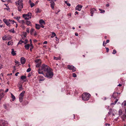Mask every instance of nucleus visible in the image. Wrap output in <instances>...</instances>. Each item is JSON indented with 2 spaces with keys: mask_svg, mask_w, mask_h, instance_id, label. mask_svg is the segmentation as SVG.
<instances>
[{
  "mask_svg": "<svg viewBox=\"0 0 126 126\" xmlns=\"http://www.w3.org/2000/svg\"><path fill=\"white\" fill-rule=\"evenodd\" d=\"M31 69L30 68H29L27 70V72H29L31 71Z\"/></svg>",
  "mask_w": 126,
  "mask_h": 126,
  "instance_id": "nucleus-44",
  "label": "nucleus"
},
{
  "mask_svg": "<svg viewBox=\"0 0 126 126\" xmlns=\"http://www.w3.org/2000/svg\"><path fill=\"white\" fill-rule=\"evenodd\" d=\"M25 15H27V16H28L29 17V18L30 19L31 18V14L30 13H29L27 14H25Z\"/></svg>",
  "mask_w": 126,
  "mask_h": 126,
  "instance_id": "nucleus-27",
  "label": "nucleus"
},
{
  "mask_svg": "<svg viewBox=\"0 0 126 126\" xmlns=\"http://www.w3.org/2000/svg\"><path fill=\"white\" fill-rule=\"evenodd\" d=\"M12 50L11 54L13 56L15 55L16 54V53L14 51V49H12Z\"/></svg>",
  "mask_w": 126,
  "mask_h": 126,
  "instance_id": "nucleus-23",
  "label": "nucleus"
},
{
  "mask_svg": "<svg viewBox=\"0 0 126 126\" xmlns=\"http://www.w3.org/2000/svg\"><path fill=\"white\" fill-rule=\"evenodd\" d=\"M68 6H70L71 5V4L70 3H67V4H66Z\"/></svg>",
  "mask_w": 126,
  "mask_h": 126,
  "instance_id": "nucleus-60",
  "label": "nucleus"
},
{
  "mask_svg": "<svg viewBox=\"0 0 126 126\" xmlns=\"http://www.w3.org/2000/svg\"><path fill=\"white\" fill-rule=\"evenodd\" d=\"M23 35L25 37H26V36L27 35V34L26 32H25L24 34Z\"/></svg>",
  "mask_w": 126,
  "mask_h": 126,
  "instance_id": "nucleus-54",
  "label": "nucleus"
},
{
  "mask_svg": "<svg viewBox=\"0 0 126 126\" xmlns=\"http://www.w3.org/2000/svg\"><path fill=\"white\" fill-rule=\"evenodd\" d=\"M31 74L30 73H29L28 75V77H31Z\"/></svg>",
  "mask_w": 126,
  "mask_h": 126,
  "instance_id": "nucleus-63",
  "label": "nucleus"
},
{
  "mask_svg": "<svg viewBox=\"0 0 126 126\" xmlns=\"http://www.w3.org/2000/svg\"><path fill=\"white\" fill-rule=\"evenodd\" d=\"M111 111H112L111 109V110L110 109V110L109 112H108V114L109 115H110V114L111 113Z\"/></svg>",
  "mask_w": 126,
  "mask_h": 126,
  "instance_id": "nucleus-51",
  "label": "nucleus"
},
{
  "mask_svg": "<svg viewBox=\"0 0 126 126\" xmlns=\"http://www.w3.org/2000/svg\"><path fill=\"white\" fill-rule=\"evenodd\" d=\"M4 95V91L2 89H0V97L2 98Z\"/></svg>",
  "mask_w": 126,
  "mask_h": 126,
  "instance_id": "nucleus-8",
  "label": "nucleus"
},
{
  "mask_svg": "<svg viewBox=\"0 0 126 126\" xmlns=\"http://www.w3.org/2000/svg\"><path fill=\"white\" fill-rule=\"evenodd\" d=\"M90 96L91 95L89 94L85 93L82 94V99L84 101H87L89 99Z\"/></svg>",
  "mask_w": 126,
  "mask_h": 126,
  "instance_id": "nucleus-4",
  "label": "nucleus"
},
{
  "mask_svg": "<svg viewBox=\"0 0 126 126\" xmlns=\"http://www.w3.org/2000/svg\"><path fill=\"white\" fill-rule=\"evenodd\" d=\"M21 22L22 24H24L25 23V22L24 20H22L21 21Z\"/></svg>",
  "mask_w": 126,
  "mask_h": 126,
  "instance_id": "nucleus-56",
  "label": "nucleus"
},
{
  "mask_svg": "<svg viewBox=\"0 0 126 126\" xmlns=\"http://www.w3.org/2000/svg\"><path fill=\"white\" fill-rule=\"evenodd\" d=\"M34 31V29H32L30 31V33L31 34H32V33Z\"/></svg>",
  "mask_w": 126,
  "mask_h": 126,
  "instance_id": "nucleus-43",
  "label": "nucleus"
},
{
  "mask_svg": "<svg viewBox=\"0 0 126 126\" xmlns=\"http://www.w3.org/2000/svg\"><path fill=\"white\" fill-rule=\"evenodd\" d=\"M118 101V99H116V100L114 102V103H111V105H115V104H116V103H117V102Z\"/></svg>",
  "mask_w": 126,
  "mask_h": 126,
  "instance_id": "nucleus-34",
  "label": "nucleus"
},
{
  "mask_svg": "<svg viewBox=\"0 0 126 126\" xmlns=\"http://www.w3.org/2000/svg\"><path fill=\"white\" fill-rule=\"evenodd\" d=\"M116 94V93L114 92L113 94L112 95L111 97H112L115 98H116V96L115 95V94Z\"/></svg>",
  "mask_w": 126,
  "mask_h": 126,
  "instance_id": "nucleus-37",
  "label": "nucleus"
},
{
  "mask_svg": "<svg viewBox=\"0 0 126 126\" xmlns=\"http://www.w3.org/2000/svg\"><path fill=\"white\" fill-rule=\"evenodd\" d=\"M34 3H31L30 4L31 7V8L32 7L34 6Z\"/></svg>",
  "mask_w": 126,
  "mask_h": 126,
  "instance_id": "nucleus-46",
  "label": "nucleus"
},
{
  "mask_svg": "<svg viewBox=\"0 0 126 126\" xmlns=\"http://www.w3.org/2000/svg\"><path fill=\"white\" fill-rule=\"evenodd\" d=\"M75 35L77 36H78V33L77 32L75 33Z\"/></svg>",
  "mask_w": 126,
  "mask_h": 126,
  "instance_id": "nucleus-62",
  "label": "nucleus"
},
{
  "mask_svg": "<svg viewBox=\"0 0 126 126\" xmlns=\"http://www.w3.org/2000/svg\"><path fill=\"white\" fill-rule=\"evenodd\" d=\"M24 42L22 40H20L18 43V45L21 44L22 43H24Z\"/></svg>",
  "mask_w": 126,
  "mask_h": 126,
  "instance_id": "nucleus-41",
  "label": "nucleus"
},
{
  "mask_svg": "<svg viewBox=\"0 0 126 126\" xmlns=\"http://www.w3.org/2000/svg\"><path fill=\"white\" fill-rule=\"evenodd\" d=\"M36 10V13H40L41 11V10L39 8L37 9Z\"/></svg>",
  "mask_w": 126,
  "mask_h": 126,
  "instance_id": "nucleus-33",
  "label": "nucleus"
},
{
  "mask_svg": "<svg viewBox=\"0 0 126 126\" xmlns=\"http://www.w3.org/2000/svg\"><path fill=\"white\" fill-rule=\"evenodd\" d=\"M11 95L12 98V100L13 101H14L16 99V98L15 96L12 94H11Z\"/></svg>",
  "mask_w": 126,
  "mask_h": 126,
  "instance_id": "nucleus-28",
  "label": "nucleus"
},
{
  "mask_svg": "<svg viewBox=\"0 0 126 126\" xmlns=\"http://www.w3.org/2000/svg\"><path fill=\"white\" fill-rule=\"evenodd\" d=\"M35 62L37 63H40V62H41V60L40 59H36L35 61Z\"/></svg>",
  "mask_w": 126,
  "mask_h": 126,
  "instance_id": "nucleus-29",
  "label": "nucleus"
},
{
  "mask_svg": "<svg viewBox=\"0 0 126 126\" xmlns=\"http://www.w3.org/2000/svg\"><path fill=\"white\" fill-rule=\"evenodd\" d=\"M125 114H126V107L125 108Z\"/></svg>",
  "mask_w": 126,
  "mask_h": 126,
  "instance_id": "nucleus-64",
  "label": "nucleus"
},
{
  "mask_svg": "<svg viewBox=\"0 0 126 126\" xmlns=\"http://www.w3.org/2000/svg\"><path fill=\"white\" fill-rule=\"evenodd\" d=\"M19 101L20 102H22L23 100V97L19 96Z\"/></svg>",
  "mask_w": 126,
  "mask_h": 126,
  "instance_id": "nucleus-40",
  "label": "nucleus"
},
{
  "mask_svg": "<svg viewBox=\"0 0 126 126\" xmlns=\"http://www.w3.org/2000/svg\"><path fill=\"white\" fill-rule=\"evenodd\" d=\"M19 85L20 86L19 87L18 86V87H19V91H20L22 90L23 88H22V84H20Z\"/></svg>",
  "mask_w": 126,
  "mask_h": 126,
  "instance_id": "nucleus-21",
  "label": "nucleus"
},
{
  "mask_svg": "<svg viewBox=\"0 0 126 126\" xmlns=\"http://www.w3.org/2000/svg\"><path fill=\"white\" fill-rule=\"evenodd\" d=\"M40 26L42 28H44V26L43 25V24H41Z\"/></svg>",
  "mask_w": 126,
  "mask_h": 126,
  "instance_id": "nucleus-57",
  "label": "nucleus"
},
{
  "mask_svg": "<svg viewBox=\"0 0 126 126\" xmlns=\"http://www.w3.org/2000/svg\"><path fill=\"white\" fill-rule=\"evenodd\" d=\"M35 27L36 29L38 30L41 27L40 25L37 24H35Z\"/></svg>",
  "mask_w": 126,
  "mask_h": 126,
  "instance_id": "nucleus-22",
  "label": "nucleus"
},
{
  "mask_svg": "<svg viewBox=\"0 0 126 126\" xmlns=\"http://www.w3.org/2000/svg\"><path fill=\"white\" fill-rule=\"evenodd\" d=\"M50 2V5L51 7L53 9H54V6L55 5L54 2L52 0H51V1Z\"/></svg>",
  "mask_w": 126,
  "mask_h": 126,
  "instance_id": "nucleus-15",
  "label": "nucleus"
},
{
  "mask_svg": "<svg viewBox=\"0 0 126 126\" xmlns=\"http://www.w3.org/2000/svg\"><path fill=\"white\" fill-rule=\"evenodd\" d=\"M3 21L6 24V25L8 26H10V23L9 21V20H7L5 19H3Z\"/></svg>",
  "mask_w": 126,
  "mask_h": 126,
  "instance_id": "nucleus-7",
  "label": "nucleus"
},
{
  "mask_svg": "<svg viewBox=\"0 0 126 126\" xmlns=\"http://www.w3.org/2000/svg\"><path fill=\"white\" fill-rule=\"evenodd\" d=\"M122 105L123 106H126V101H124L122 104Z\"/></svg>",
  "mask_w": 126,
  "mask_h": 126,
  "instance_id": "nucleus-32",
  "label": "nucleus"
},
{
  "mask_svg": "<svg viewBox=\"0 0 126 126\" xmlns=\"http://www.w3.org/2000/svg\"><path fill=\"white\" fill-rule=\"evenodd\" d=\"M23 0H18L17 2H16V4L17 6V10L19 11H21V9L23 8Z\"/></svg>",
  "mask_w": 126,
  "mask_h": 126,
  "instance_id": "nucleus-2",
  "label": "nucleus"
},
{
  "mask_svg": "<svg viewBox=\"0 0 126 126\" xmlns=\"http://www.w3.org/2000/svg\"><path fill=\"white\" fill-rule=\"evenodd\" d=\"M10 31L11 32H13V33H14L15 32L14 30V29L13 28V29H11L10 30Z\"/></svg>",
  "mask_w": 126,
  "mask_h": 126,
  "instance_id": "nucleus-48",
  "label": "nucleus"
},
{
  "mask_svg": "<svg viewBox=\"0 0 126 126\" xmlns=\"http://www.w3.org/2000/svg\"><path fill=\"white\" fill-rule=\"evenodd\" d=\"M19 73L18 72H17L16 73L15 75L16 76H18V74H19Z\"/></svg>",
  "mask_w": 126,
  "mask_h": 126,
  "instance_id": "nucleus-61",
  "label": "nucleus"
},
{
  "mask_svg": "<svg viewBox=\"0 0 126 126\" xmlns=\"http://www.w3.org/2000/svg\"><path fill=\"white\" fill-rule=\"evenodd\" d=\"M13 42L11 41H9L7 43V45L8 46H9L10 45H13Z\"/></svg>",
  "mask_w": 126,
  "mask_h": 126,
  "instance_id": "nucleus-31",
  "label": "nucleus"
},
{
  "mask_svg": "<svg viewBox=\"0 0 126 126\" xmlns=\"http://www.w3.org/2000/svg\"><path fill=\"white\" fill-rule=\"evenodd\" d=\"M72 75L74 77H76L77 76L76 74L75 73H73Z\"/></svg>",
  "mask_w": 126,
  "mask_h": 126,
  "instance_id": "nucleus-50",
  "label": "nucleus"
},
{
  "mask_svg": "<svg viewBox=\"0 0 126 126\" xmlns=\"http://www.w3.org/2000/svg\"><path fill=\"white\" fill-rule=\"evenodd\" d=\"M9 22L10 23V22L12 24H14V23H16L14 21L10 19L9 20Z\"/></svg>",
  "mask_w": 126,
  "mask_h": 126,
  "instance_id": "nucleus-39",
  "label": "nucleus"
},
{
  "mask_svg": "<svg viewBox=\"0 0 126 126\" xmlns=\"http://www.w3.org/2000/svg\"><path fill=\"white\" fill-rule=\"evenodd\" d=\"M7 124L4 120L0 121V126H7Z\"/></svg>",
  "mask_w": 126,
  "mask_h": 126,
  "instance_id": "nucleus-6",
  "label": "nucleus"
},
{
  "mask_svg": "<svg viewBox=\"0 0 126 126\" xmlns=\"http://www.w3.org/2000/svg\"><path fill=\"white\" fill-rule=\"evenodd\" d=\"M82 6L78 4L76 7V9L77 10L80 11L81 10V9L82 8Z\"/></svg>",
  "mask_w": 126,
  "mask_h": 126,
  "instance_id": "nucleus-12",
  "label": "nucleus"
},
{
  "mask_svg": "<svg viewBox=\"0 0 126 126\" xmlns=\"http://www.w3.org/2000/svg\"><path fill=\"white\" fill-rule=\"evenodd\" d=\"M26 60L25 58L23 57H22L21 58L20 61L21 63L22 64H24L26 62Z\"/></svg>",
  "mask_w": 126,
  "mask_h": 126,
  "instance_id": "nucleus-11",
  "label": "nucleus"
},
{
  "mask_svg": "<svg viewBox=\"0 0 126 126\" xmlns=\"http://www.w3.org/2000/svg\"><path fill=\"white\" fill-rule=\"evenodd\" d=\"M23 17L24 18L25 20H29L30 19L29 17L28 16H27L26 15H25V14H24L22 15Z\"/></svg>",
  "mask_w": 126,
  "mask_h": 126,
  "instance_id": "nucleus-17",
  "label": "nucleus"
},
{
  "mask_svg": "<svg viewBox=\"0 0 126 126\" xmlns=\"http://www.w3.org/2000/svg\"><path fill=\"white\" fill-rule=\"evenodd\" d=\"M41 62H40V63H37L36 65V67H39L41 64Z\"/></svg>",
  "mask_w": 126,
  "mask_h": 126,
  "instance_id": "nucleus-38",
  "label": "nucleus"
},
{
  "mask_svg": "<svg viewBox=\"0 0 126 126\" xmlns=\"http://www.w3.org/2000/svg\"><path fill=\"white\" fill-rule=\"evenodd\" d=\"M30 46L31 47L30 48V51H32V49H33V46L32 44V40L31 39H30Z\"/></svg>",
  "mask_w": 126,
  "mask_h": 126,
  "instance_id": "nucleus-16",
  "label": "nucleus"
},
{
  "mask_svg": "<svg viewBox=\"0 0 126 126\" xmlns=\"http://www.w3.org/2000/svg\"><path fill=\"white\" fill-rule=\"evenodd\" d=\"M119 114V115H121L122 114V111L121 109H120L118 111Z\"/></svg>",
  "mask_w": 126,
  "mask_h": 126,
  "instance_id": "nucleus-30",
  "label": "nucleus"
},
{
  "mask_svg": "<svg viewBox=\"0 0 126 126\" xmlns=\"http://www.w3.org/2000/svg\"><path fill=\"white\" fill-rule=\"evenodd\" d=\"M99 10L100 11H101V12H100L101 13H104L105 12V11L104 10H102V9H99Z\"/></svg>",
  "mask_w": 126,
  "mask_h": 126,
  "instance_id": "nucleus-45",
  "label": "nucleus"
},
{
  "mask_svg": "<svg viewBox=\"0 0 126 126\" xmlns=\"http://www.w3.org/2000/svg\"><path fill=\"white\" fill-rule=\"evenodd\" d=\"M25 93V91H22L19 95V96L23 97L24 96V94Z\"/></svg>",
  "mask_w": 126,
  "mask_h": 126,
  "instance_id": "nucleus-20",
  "label": "nucleus"
},
{
  "mask_svg": "<svg viewBox=\"0 0 126 126\" xmlns=\"http://www.w3.org/2000/svg\"><path fill=\"white\" fill-rule=\"evenodd\" d=\"M12 38L10 37L9 38H8L7 36L6 35L4 36L2 38V40H9L11 39Z\"/></svg>",
  "mask_w": 126,
  "mask_h": 126,
  "instance_id": "nucleus-14",
  "label": "nucleus"
},
{
  "mask_svg": "<svg viewBox=\"0 0 126 126\" xmlns=\"http://www.w3.org/2000/svg\"><path fill=\"white\" fill-rule=\"evenodd\" d=\"M105 48L107 52H108L109 50V49L108 48L106 47Z\"/></svg>",
  "mask_w": 126,
  "mask_h": 126,
  "instance_id": "nucleus-53",
  "label": "nucleus"
},
{
  "mask_svg": "<svg viewBox=\"0 0 126 126\" xmlns=\"http://www.w3.org/2000/svg\"><path fill=\"white\" fill-rule=\"evenodd\" d=\"M39 23L41 24L45 25V23L44 21L42 19H40L39 21Z\"/></svg>",
  "mask_w": 126,
  "mask_h": 126,
  "instance_id": "nucleus-18",
  "label": "nucleus"
},
{
  "mask_svg": "<svg viewBox=\"0 0 126 126\" xmlns=\"http://www.w3.org/2000/svg\"><path fill=\"white\" fill-rule=\"evenodd\" d=\"M96 10L95 8H93L91 9L90 10V13L91 14V16H93V14L95 11H96Z\"/></svg>",
  "mask_w": 126,
  "mask_h": 126,
  "instance_id": "nucleus-9",
  "label": "nucleus"
},
{
  "mask_svg": "<svg viewBox=\"0 0 126 126\" xmlns=\"http://www.w3.org/2000/svg\"><path fill=\"white\" fill-rule=\"evenodd\" d=\"M26 31L28 33H29V28H27Z\"/></svg>",
  "mask_w": 126,
  "mask_h": 126,
  "instance_id": "nucleus-52",
  "label": "nucleus"
},
{
  "mask_svg": "<svg viewBox=\"0 0 126 126\" xmlns=\"http://www.w3.org/2000/svg\"><path fill=\"white\" fill-rule=\"evenodd\" d=\"M110 42V40H106V43H105V44H106L107 43H109Z\"/></svg>",
  "mask_w": 126,
  "mask_h": 126,
  "instance_id": "nucleus-55",
  "label": "nucleus"
},
{
  "mask_svg": "<svg viewBox=\"0 0 126 126\" xmlns=\"http://www.w3.org/2000/svg\"><path fill=\"white\" fill-rule=\"evenodd\" d=\"M56 35V34H55V33L54 32H53L52 33V36H51V37L52 38L53 37H54V36H55Z\"/></svg>",
  "mask_w": 126,
  "mask_h": 126,
  "instance_id": "nucleus-42",
  "label": "nucleus"
},
{
  "mask_svg": "<svg viewBox=\"0 0 126 126\" xmlns=\"http://www.w3.org/2000/svg\"><path fill=\"white\" fill-rule=\"evenodd\" d=\"M50 68L47 65L43 64H42L41 67V68H39L38 70V73L39 74H43L44 76H45V74H44L43 72H47L49 69Z\"/></svg>",
  "mask_w": 126,
  "mask_h": 126,
  "instance_id": "nucleus-1",
  "label": "nucleus"
},
{
  "mask_svg": "<svg viewBox=\"0 0 126 126\" xmlns=\"http://www.w3.org/2000/svg\"><path fill=\"white\" fill-rule=\"evenodd\" d=\"M45 76L49 79L51 78L53 76V74L52 71V69H49L46 72L45 75Z\"/></svg>",
  "mask_w": 126,
  "mask_h": 126,
  "instance_id": "nucleus-3",
  "label": "nucleus"
},
{
  "mask_svg": "<svg viewBox=\"0 0 126 126\" xmlns=\"http://www.w3.org/2000/svg\"><path fill=\"white\" fill-rule=\"evenodd\" d=\"M9 104L8 103L3 104V105L4 108L5 109L8 110V107L9 106Z\"/></svg>",
  "mask_w": 126,
  "mask_h": 126,
  "instance_id": "nucleus-13",
  "label": "nucleus"
},
{
  "mask_svg": "<svg viewBox=\"0 0 126 126\" xmlns=\"http://www.w3.org/2000/svg\"><path fill=\"white\" fill-rule=\"evenodd\" d=\"M15 63H16V64H18V66H19V65H21V64L20 63V62L17 61L15 60Z\"/></svg>",
  "mask_w": 126,
  "mask_h": 126,
  "instance_id": "nucleus-36",
  "label": "nucleus"
},
{
  "mask_svg": "<svg viewBox=\"0 0 126 126\" xmlns=\"http://www.w3.org/2000/svg\"><path fill=\"white\" fill-rule=\"evenodd\" d=\"M30 46V44H27L24 47L26 49L28 50Z\"/></svg>",
  "mask_w": 126,
  "mask_h": 126,
  "instance_id": "nucleus-19",
  "label": "nucleus"
},
{
  "mask_svg": "<svg viewBox=\"0 0 126 126\" xmlns=\"http://www.w3.org/2000/svg\"><path fill=\"white\" fill-rule=\"evenodd\" d=\"M25 42L24 43L25 44H26L27 43V42L28 41V40L27 39L25 40Z\"/></svg>",
  "mask_w": 126,
  "mask_h": 126,
  "instance_id": "nucleus-59",
  "label": "nucleus"
},
{
  "mask_svg": "<svg viewBox=\"0 0 126 126\" xmlns=\"http://www.w3.org/2000/svg\"><path fill=\"white\" fill-rule=\"evenodd\" d=\"M122 118L123 119V120H124L125 119H126V114H123L122 116Z\"/></svg>",
  "mask_w": 126,
  "mask_h": 126,
  "instance_id": "nucleus-26",
  "label": "nucleus"
},
{
  "mask_svg": "<svg viewBox=\"0 0 126 126\" xmlns=\"http://www.w3.org/2000/svg\"><path fill=\"white\" fill-rule=\"evenodd\" d=\"M26 77L24 75L22 76L21 77V79L23 80L26 79Z\"/></svg>",
  "mask_w": 126,
  "mask_h": 126,
  "instance_id": "nucleus-35",
  "label": "nucleus"
},
{
  "mask_svg": "<svg viewBox=\"0 0 126 126\" xmlns=\"http://www.w3.org/2000/svg\"><path fill=\"white\" fill-rule=\"evenodd\" d=\"M37 78L38 79V80L39 81H44L45 79V78L43 77L40 75Z\"/></svg>",
  "mask_w": 126,
  "mask_h": 126,
  "instance_id": "nucleus-10",
  "label": "nucleus"
},
{
  "mask_svg": "<svg viewBox=\"0 0 126 126\" xmlns=\"http://www.w3.org/2000/svg\"><path fill=\"white\" fill-rule=\"evenodd\" d=\"M67 68L69 70H72L73 72H75L76 70V68L72 65H68Z\"/></svg>",
  "mask_w": 126,
  "mask_h": 126,
  "instance_id": "nucleus-5",
  "label": "nucleus"
},
{
  "mask_svg": "<svg viewBox=\"0 0 126 126\" xmlns=\"http://www.w3.org/2000/svg\"><path fill=\"white\" fill-rule=\"evenodd\" d=\"M15 19H17V20H18L20 18V17H18V16H16V17H15Z\"/></svg>",
  "mask_w": 126,
  "mask_h": 126,
  "instance_id": "nucleus-47",
  "label": "nucleus"
},
{
  "mask_svg": "<svg viewBox=\"0 0 126 126\" xmlns=\"http://www.w3.org/2000/svg\"><path fill=\"white\" fill-rule=\"evenodd\" d=\"M26 24L28 25H32L31 22L29 21H26Z\"/></svg>",
  "mask_w": 126,
  "mask_h": 126,
  "instance_id": "nucleus-24",
  "label": "nucleus"
},
{
  "mask_svg": "<svg viewBox=\"0 0 126 126\" xmlns=\"http://www.w3.org/2000/svg\"><path fill=\"white\" fill-rule=\"evenodd\" d=\"M47 41H45L43 42V44H47Z\"/></svg>",
  "mask_w": 126,
  "mask_h": 126,
  "instance_id": "nucleus-58",
  "label": "nucleus"
},
{
  "mask_svg": "<svg viewBox=\"0 0 126 126\" xmlns=\"http://www.w3.org/2000/svg\"><path fill=\"white\" fill-rule=\"evenodd\" d=\"M116 52V51L115 49H114L113 50V52H112V54H115Z\"/></svg>",
  "mask_w": 126,
  "mask_h": 126,
  "instance_id": "nucleus-49",
  "label": "nucleus"
},
{
  "mask_svg": "<svg viewBox=\"0 0 126 126\" xmlns=\"http://www.w3.org/2000/svg\"><path fill=\"white\" fill-rule=\"evenodd\" d=\"M61 59V57H53V59L54 60H60Z\"/></svg>",
  "mask_w": 126,
  "mask_h": 126,
  "instance_id": "nucleus-25",
  "label": "nucleus"
}]
</instances>
